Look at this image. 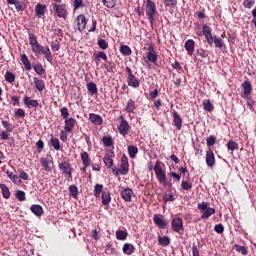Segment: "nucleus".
Here are the masks:
<instances>
[{
  "instance_id": "1",
  "label": "nucleus",
  "mask_w": 256,
  "mask_h": 256,
  "mask_svg": "<svg viewBox=\"0 0 256 256\" xmlns=\"http://www.w3.org/2000/svg\"><path fill=\"white\" fill-rule=\"evenodd\" d=\"M28 40L31 49L36 56L44 55L48 63H53V54L51 53V49H49V47H45L39 44V41H37V37L35 36V34L30 33Z\"/></svg>"
},
{
  "instance_id": "2",
  "label": "nucleus",
  "mask_w": 256,
  "mask_h": 256,
  "mask_svg": "<svg viewBox=\"0 0 256 256\" xmlns=\"http://www.w3.org/2000/svg\"><path fill=\"white\" fill-rule=\"evenodd\" d=\"M145 13L147 19L151 25L155 23V19L157 18V4L152 0H146L145 2Z\"/></svg>"
},
{
  "instance_id": "3",
  "label": "nucleus",
  "mask_w": 256,
  "mask_h": 256,
  "mask_svg": "<svg viewBox=\"0 0 256 256\" xmlns=\"http://www.w3.org/2000/svg\"><path fill=\"white\" fill-rule=\"evenodd\" d=\"M58 167L66 179H73V168L71 167V163H69V161L60 162Z\"/></svg>"
},
{
  "instance_id": "4",
  "label": "nucleus",
  "mask_w": 256,
  "mask_h": 256,
  "mask_svg": "<svg viewBox=\"0 0 256 256\" xmlns=\"http://www.w3.org/2000/svg\"><path fill=\"white\" fill-rule=\"evenodd\" d=\"M52 7L59 19L67 20V16L69 15V11H67V5L66 4H57L53 3Z\"/></svg>"
},
{
  "instance_id": "5",
  "label": "nucleus",
  "mask_w": 256,
  "mask_h": 256,
  "mask_svg": "<svg viewBox=\"0 0 256 256\" xmlns=\"http://www.w3.org/2000/svg\"><path fill=\"white\" fill-rule=\"evenodd\" d=\"M154 173L159 183H162V185H165L167 183V176L165 175L163 168H161V161L159 160L156 161L154 165Z\"/></svg>"
},
{
  "instance_id": "6",
  "label": "nucleus",
  "mask_w": 256,
  "mask_h": 256,
  "mask_svg": "<svg viewBox=\"0 0 256 256\" xmlns=\"http://www.w3.org/2000/svg\"><path fill=\"white\" fill-rule=\"evenodd\" d=\"M126 73H127V83L129 87H132L133 89H139L141 82H139V78L133 74V71L126 67Z\"/></svg>"
},
{
  "instance_id": "7",
  "label": "nucleus",
  "mask_w": 256,
  "mask_h": 256,
  "mask_svg": "<svg viewBox=\"0 0 256 256\" xmlns=\"http://www.w3.org/2000/svg\"><path fill=\"white\" fill-rule=\"evenodd\" d=\"M198 209L203 213L201 215V219H209L211 215H215V208L209 207V204L207 202H202L198 204Z\"/></svg>"
},
{
  "instance_id": "8",
  "label": "nucleus",
  "mask_w": 256,
  "mask_h": 256,
  "mask_svg": "<svg viewBox=\"0 0 256 256\" xmlns=\"http://www.w3.org/2000/svg\"><path fill=\"white\" fill-rule=\"evenodd\" d=\"M120 170H117L116 168H113L112 171L115 173L116 171V175H127V173H129V159H127L126 155H123L121 157V165H120Z\"/></svg>"
},
{
  "instance_id": "9",
  "label": "nucleus",
  "mask_w": 256,
  "mask_h": 256,
  "mask_svg": "<svg viewBox=\"0 0 256 256\" xmlns=\"http://www.w3.org/2000/svg\"><path fill=\"white\" fill-rule=\"evenodd\" d=\"M242 87V92H241V98L242 99H249L251 97V93L253 92V86L251 85V82L249 81H244L241 84Z\"/></svg>"
},
{
  "instance_id": "10",
  "label": "nucleus",
  "mask_w": 256,
  "mask_h": 256,
  "mask_svg": "<svg viewBox=\"0 0 256 256\" xmlns=\"http://www.w3.org/2000/svg\"><path fill=\"white\" fill-rule=\"evenodd\" d=\"M121 122L118 125V131L120 133V135H122L123 137H126V135H129V122H127V120H125V118L123 116H120Z\"/></svg>"
},
{
  "instance_id": "11",
  "label": "nucleus",
  "mask_w": 256,
  "mask_h": 256,
  "mask_svg": "<svg viewBox=\"0 0 256 256\" xmlns=\"http://www.w3.org/2000/svg\"><path fill=\"white\" fill-rule=\"evenodd\" d=\"M202 33L210 47H213V41L215 40V36L211 33V27L207 26V24L203 25Z\"/></svg>"
},
{
  "instance_id": "12",
  "label": "nucleus",
  "mask_w": 256,
  "mask_h": 256,
  "mask_svg": "<svg viewBox=\"0 0 256 256\" xmlns=\"http://www.w3.org/2000/svg\"><path fill=\"white\" fill-rule=\"evenodd\" d=\"M75 23L78 27V31L83 33V31H85V27H87V17H85L84 14H80L76 17Z\"/></svg>"
},
{
  "instance_id": "13",
  "label": "nucleus",
  "mask_w": 256,
  "mask_h": 256,
  "mask_svg": "<svg viewBox=\"0 0 256 256\" xmlns=\"http://www.w3.org/2000/svg\"><path fill=\"white\" fill-rule=\"evenodd\" d=\"M147 50L148 61H150V63H157V53H155V46H153V44H150Z\"/></svg>"
},
{
  "instance_id": "14",
  "label": "nucleus",
  "mask_w": 256,
  "mask_h": 256,
  "mask_svg": "<svg viewBox=\"0 0 256 256\" xmlns=\"http://www.w3.org/2000/svg\"><path fill=\"white\" fill-rule=\"evenodd\" d=\"M172 115H173L174 127H176L177 131H181V129L183 127V119L181 118L179 113H177V111H174Z\"/></svg>"
},
{
  "instance_id": "15",
  "label": "nucleus",
  "mask_w": 256,
  "mask_h": 256,
  "mask_svg": "<svg viewBox=\"0 0 256 256\" xmlns=\"http://www.w3.org/2000/svg\"><path fill=\"white\" fill-rule=\"evenodd\" d=\"M64 123V131H66V133H72L73 129L75 128V123H77V120H75V118H66Z\"/></svg>"
},
{
  "instance_id": "16",
  "label": "nucleus",
  "mask_w": 256,
  "mask_h": 256,
  "mask_svg": "<svg viewBox=\"0 0 256 256\" xmlns=\"http://www.w3.org/2000/svg\"><path fill=\"white\" fill-rule=\"evenodd\" d=\"M172 229L175 233H180L183 231V219L181 218H174L172 219Z\"/></svg>"
},
{
  "instance_id": "17",
  "label": "nucleus",
  "mask_w": 256,
  "mask_h": 256,
  "mask_svg": "<svg viewBox=\"0 0 256 256\" xmlns=\"http://www.w3.org/2000/svg\"><path fill=\"white\" fill-rule=\"evenodd\" d=\"M133 195H134V193H133V190L131 188H124L121 191V197L127 203L131 202V199H132Z\"/></svg>"
},
{
  "instance_id": "18",
  "label": "nucleus",
  "mask_w": 256,
  "mask_h": 256,
  "mask_svg": "<svg viewBox=\"0 0 256 256\" xmlns=\"http://www.w3.org/2000/svg\"><path fill=\"white\" fill-rule=\"evenodd\" d=\"M206 165L207 167H213L215 165V153L211 149L206 152Z\"/></svg>"
},
{
  "instance_id": "19",
  "label": "nucleus",
  "mask_w": 256,
  "mask_h": 256,
  "mask_svg": "<svg viewBox=\"0 0 256 256\" xmlns=\"http://www.w3.org/2000/svg\"><path fill=\"white\" fill-rule=\"evenodd\" d=\"M187 54L191 56H193V53H195V41L193 39H189L185 42L184 45Z\"/></svg>"
},
{
  "instance_id": "20",
  "label": "nucleus",
  "mask_w": 256,
  "mask_h": 256,
  "mask_svg": "<svg viewBox=\"0 0 256 256\" xmlns=\"http://www.w3.org/2000/svg\"><path fill=\"white\" fill-rule=\"evenodd\" d=\"M30 211L36 216V217H42L43 213H45V211L43 210V206L39 205V204H33L30 207Z\"/></svg>"
},
{
  "instance_id": "21",
  "label": "nucleus",
  "mask_w": 256,
  "mask_h": 256,
  "mask_svg": "<svg viewBox=\"0 0 256 256\" xmlns=\"http://www.w3.org/2000/svg\"><path fill=\"white\" fill-rule=\"evenodd\" d=\"M45 11H47V6L45 4L38 3L35 7L36 17L41 19L43 15H45Z\"/></svg>"
},
{
  "instance_id": "22",
  "label": "nucleus",
  "mask_w": 256,
  "mask_h": 256,
  "mask_svg": "<svg viewBox=\"0 0 256 256\" xmlns=\"http://www.w3.org/2000/svg\"><path fill=\"white\" fill-rule=\"evenodd\" d=\"M122 251L125 255H133V253H135V246L130 243H125L123 245Z\"/></svg>"
},
{
  "instance_id": "23",
  "label": "nucleus",
  "mask_w": 256,
  "mask_h": 256,
  "mask_svg": "<svg viewBox=\"0 0 256 256\" xmlns=\"http://www.w3.org/2000/svg\"><path fill=\"white\" fill-rule=\"evenodd\" d=\"M89 119L91 123H93L94 125H101L103 123V118H101L99 115L95 113H90Z\"/></svg>"
},
{
  "instance_id": "24",
  "label": "nucleus",
  "mask_w": 256,
  "mask_h": 256,
  "mask_svg": "<svg viewBox=\"0 0 256 256\" xmlns=\"http://www.w3.org/2000/svg\"><path fill=\"white\" fill-rule=\"evenodd\" d=\"M23 103L26 107H37L39 105L37 100H31L29 96L23 98Z\"/></svg>"
},
{
  "instance_id": "25",
  "label": "nucleus",
  "mask_w": 256,
  "mask_h": 256,
  "mask_svg": "<svg viewBox=\"0 0 256 256\" xmlns=\"http://www.w3.org/2000/svg\"><path fill=\"white\" fill-rule=\"evenodd\" d=\"M154 223L160 229H165V227H167V222H165V220H163V218H161L160 216H157V215L154 216Z\"/></svg>"
},
{
  "instance_id": "26",
  "label": "nucleus",
  "mask_w": 256,
  "mask_h": 256,
  "mask_svg": "<svg viewBox=\"0 0 256 256\" xmlns=\"http://www.w3.org/2000/svg\"><path fill=\"white\" fill-rule=\"evenodd\" d=\"M21 62L24 65V69L26 71H31V61H29V58L27 57V54L21 55Z\"/></svg>"
},
{
  "instance_id": "27",
  "label": "nucleus",
  "mask_w": 256,
  "mask_h": 256,
  "mask_svg": "<svg viewBox=\"0 0 256 256\" xmlns=\"http://www.w3.org/2000/svg\"><path fill=\"white\" fill-rule=\"evenodd\" d=\"M202 106L204 111H207L208 113H211V111H213V109H215V106H213V104L211 103V100L206 99L202 101Z\"/></svg>"
},
{
  "instance_id": "28",
  "label": "nucleus",
  "mask_w": 256,
  "mask_h": 256,
  "mask_svg": "<svg viewBox=\"0 0 256 256\" xmlns=\"http://www.w3.org/2000/svg\"><path fill=\"white\" fill-rule=\"evenodd\" d=\"M111 203V193L109 191L104 190L102 192V205H109Z\"/></svg>"
},
{
  "instance_id": "29",
  "label": "nucleus",
  "mask_w": 256,
  "mask_h": 256,
  "mask_svg": "<svg viewBox=\"0 0 256 256\" xmlns=\"http://www.w3.org/2000/svg\"><path fill=\"white\" fill-rule=\"evenodd\" d=\"M34 85L39 91H45V82L37 77L33 78Z\"/></svg>"
},
{
  "instance_id": "30",
  "label": "nucleus",
  "mask_w": 256,
  "mask_h": 256,
  "mask_svg": "<svg viewBox=\"0 0 256 256\" xmlns=\"http://www.w3.org/2000/svg\"><path fill=\"white\" fill-rule=\"evenodd\" d=\"M82 165H85V167H89L91 165V160L89 159V153L87 152H82L80 154Z\"/></svg>"
},
{
  "instance_id": "31",
  "label": "nucleus",
  "mask_w": 256,
  "mask_h": 256,
  "mask_svg": "<svg viewBox=\"0 0 256 256\" xmlns=\"http://www.w3.org/2000/svg\"><path fill=\"white\" fill-rule=\"evenodd\" d=\"M6 175L12 183H15V185H19L21 183V179H19V176L13 174V172L6 171Z\"/></svg>"
},
{
  "instance_id": "32",
  "label": "nucleus",
  "mask_w": 256,
  "mask_h": 256,
  "mask_svg": "<svg viewBox=\"0 0 256 256\" xmlns=\"http://www.w3.org/2000/svg\"><path fill=\"white\" fill-rule=\"evenodd\" d=\"M49 143H50V147H53L55 151H59L61 149V143L59 142L58 138L52 137Z\"/></svg>"
},
{
  "instance_id": "33",
  "label": "nucleus",
  "mask_w": 256,
  "mask_h": 256,
  "mask_svg": "<svg viewBox=\"0 0 256 256\" xmlns=\"http://www.w3.org/2000/svg\"><path fill=\"white\" fill-rule=\"evenodd\" d=\"M0 189L4 199H9L11 197V192L9 191V187H7V185L0 183Z\"/></svg>"
},
{
  "instance_id": "34",
  "label": "nucleus",
  "mask_w": 256,
  "mask_h": 256,
  "mask_svg": "<svg viewBox=\"0 0 256 256\" xmlns=\"http://www.w3.org/2000/svg\"><path fill=\"white\" fill-rule=\"evenodd\" d=\"M139 153V148L136 146H128V155L131 159H135Z\"/></svg>"
},
{
  "instance_id": "35",
  "label": "nucleus",
  "mask_w": 256,
  "mask_h": 256,
  "mask_svg": "<svg viewBox=\"0 0 256 256\" xmlns=\"http://www.w3.org/2000/svg\"><path fill=\"white\" fill-rule=\"evenodd\" d=\"M136 109L135 102L133 99H129L125 107L126 113H133Z\"/></svg>"
},
{
  "instance_id": "36",
  "label": "nucleus",
  "mask_w": 256,
  "mask_h": 256,
  "mask_svg": "<svg viewBox=\"0 0 256 256\" xmlns=\"http://www.w3.org/2000/svg\"><path fill=\"white\" fill-rule=\"evenodd\" d=\"M70 197H73L74 199H77L78 195H79V189L77 188V186L75 185H70L68 188Z\"/></svg>"
},
{
  "instance_id": "37",
  "label": "nucleus",
  "mask_w": 256,
  "mask_h": 256,
  "mask_svg": "<svg viewBox=\"0 0 256 256\" xmlns=\"http://www.w3.org/2000/svg\"><path fill=\"white\" fill-rule=\"evenodd\" d=\"M40 163L44 169V171H47V173H51V171H53L50 167H49V160L47 158H41L40 159Z\"/></svg>"
},
{
  "instance_id": "38",
  "label": "nucleus",
  "mask_w": 256,
  "mask_h": 256,
  "mask_svg": "<svg viewBox=\"0 0 256 256\" xmlns=\"http://www.w3.org/2000/svg\"><path fill=\"white\" fill-rule=\"evenodd\" d=\"M158 243L162 247H167V245H169V243H171V240L167 236H164V237L159 236L158 237Z\"/></svg>"
},
{
  "instance_id": "39",
  "label": "nucleus",
  "mask_w": 256,
  "mask_h": 256,
  "mask_svg": "<svg viewBox=\"0 0 256 256\" xmlns=\"http://www.w3.org/2000/svg\"><path fill=\"white\" fill-rule=\"evenodd\" d=\"M127 231H123V230H117L116 231V239H118V241H125V239H127Z\"/></svg>"
},
{
  "instance_id": "40",
  "label": "nucleus",
  "mask_w": 256,
  "mask_h": 256,
  "mask_svg": "<svg viewBox=\"0 0 256 256\" xmlns=\"http://www.w3.org/2000/svg\"><path fill=\"white\" fill-rule=\"evenodd\" d=\"M94 197H101V193H103V185L102 184H96L94 186Z\"/></svg>"
},
{
  "instance_id": "41",
  "label": "nucleus",
  "mask_w": 256,
  "mask_h": 256,
  "mask_svg": "<svg viewBox=\"0 0 256 256\" xmlns=\"http://www.w3.org/2000/svg\"><path fill=\"white\" fill-rule=\"evenodd\" d=\"M163 3L168 9H175L177 7V0H163Z\"/></svg>"
},
{
  "instance_id": "42",
  "label": "nucleus",
  "mask_w": 256,
  "mask_h": 256,
  "mask_svg": "<svg viewBox=\"0 0 256 256\" xmlns=\"http://www.w3.org/2000/svg\"><path fill=\"white\" fill-rule=\"evenodd\" d=\"M213 43H214L216 49H223V47L225 45V43H223V39H221L217 36H214Z\"/></svg>"
},
{
  "instance_id": "43",
  "label": "nucleus",
  "mask_w": 256,
  "mask_h": 256,
  "mask_svg": "<svg viewBox=\"0 0 256 256\" xmlns=\"http://www.w3.org/2000/svg\"><path fill=\"white\" fill-rule=\"evenodd\" d=\"M87 89L91 95H97V85L95 83L93 82L88 83Z\"/></svg>"
},
{
  "instance_id": "44",
  "label": "nucleus",
  "mask_w": 256,
  "mask_h": 256,
  "mask_svg": "<svg viewBox=\"0 0 256 256\" xmlns=\"http://www.w3.org/2000/svg\"><path fill=\"white\" fill-rule=\"evenodd\" d=\"M120 53H122V55H125L126 57H129V55H131V48L128 45H121L120 46Z\"/></svg>"
},
{
  "instance_id": "45",
  "label": "nucleus",
  "mask_w": 256,
  "mask_h": 256,
  "mask_svg": "<svg viewBox=\"0 0 256 256\" xmlns=\"http://www.w3.org/2000/svg\"><path fill=\"white\" fill-rule=\"evenodd\" d=\"M4 77H5V81H7V83H15V74H13V72L7 71L4 75Z\"/></svg>"
},
{
  "instance_id": "46",
  "label": "nucleus",
  "mask_w": 256,
  "mask_h": 256,
  "mask_svg": "<svg viewBox=\"0 0 256 256\" xmlns=\"http://www.w3.org/2000/svg\"><path fill=\"white\" fill-rule=\"evenodd\" d=\"M102 3L104 7H107L108 9H113V7L117 5V0H102Z\"/></svg>"
},
{
  "instance_id": "47",
  "label": "nucleus",
  "mask_w": 256,
  "mask_h": 256,
  "mask_svg": "<svg viewBox=\"0 0 256 256\" xmlns=\"http://www.w3.org/2000/svg\"><path fill=\"white\" fill-rule=\"evenodd\" d=\"M15 196L18 201H27V197L25 196V192L23 190H17L15 192Z\"/></svg>"
},
{
  "instance_id": "48",
  "label": "nucleus",
  "mask_w": 256,
  "mask_h": 256,
  "mask_svg": "<svg viewBox=\"0 0 256 256\" xmlns=\"http://www.w3.org/2000/svg\"><path fill=\"white\" fill-rule=\"evenodd\" d=\"M34 71L37 75H45V68H43L42 64L34 65Z\"/></svg>"
},
{
  "instance_id": "49",
  "label": "nucleus",
  "mask_w": 256,
  "mask_h": 256,
  "mask_svg": "<svg viewBox=\"0 0 256 256\" xmlns=\"http://www.w3.org/2000/svg\"><path fill=\"white\" fill-rule=\"evenodd\" d=\"M227 149L229 151H236V149H239V144H237L235 141L230 140L227 144Z\"/></svg>"
},
{
  "instance_id": "50",
  "label": "nucleus",
  "mask_w": 256,
  "mask_h": 256,
  "mask_svg": "<svg viewBox=\"0 0 256 256\" xmlns=\"http://www.w3.org/2000/svg\"><path fill=\"white\" fill-rule=\"evenodd\" d=\"M95 59L97 64L99 61H101V59H103V61H107V54H105L103 51H100L96 54Z\"/></svg>"
},
{
  "instance_id": "51",
  "label": "nucleus",
  "mask_w": 256,
  "mask_h": 256,
  "mask_svg": "<svg viewBox=\"0 0 256 256\" xmlns=\"http://www.w3.org/2000/svg\"><path fill=\"white\" fill-rule=\"evenodd\" d=\"M102 143L103 145H105V147H111V145H113V138L109 136H104L102 138Z\"/></svg>"
},
{
  "instance_id": "52",
  "label": "nucleus",
  "mask_w": 256,
  "mask_h": 256,
  "mask_svg": "<svg viewBox=\"0 0 256 256\" xmlns=\"http://www.w3.org/2000/svg\"><path fill=\"white\" fill-rule=\"evenodd\" d=\"M105 166L108 169H111V167H113V160L111 159V156L106 155L103 159Z\"/></svg>"
},
{
  "instance_id": "53",
  "label": "nucleus",
  "mask_w": 256,
  "mask_h": 256,
  "mask_svg": "<svg viewBox=\"0 0 256 256\" xmlns=\"http://www.w3.org/2000/svg\"><path fill=\"white\" fill-rule=\"evenodd\" d=\"M12 5L15 6L16 11L19 13L20 11H25V7L23 6V3L19 0H16Z\"/></svg>"
},
{
  "instance_id": "54",
  "label": "nucleus",
  "mask_w": 256,
  "mask_h": 256,
  "mask_svg": "<svg viewBox=\"0 0 256 256\" xmlns=\"http://www.w3.org/2000/svg\"><path fill=\"white\" fill-rule=\"evenodd\" d=\"M234 248L236 249V251H239V253H242L243 255H247V253H249L245 246H241L239 244H236V245H234Z\"/></svg>"
},
{
  "instance_id": "55",
  "label": "nucleus",
  "mask_w": 256,
  "mask_h": 256,
  "mask_svg": "<svg viewBox=\"0 0 256 256\" xmlns=\"http://www.w3.org/2000/svg\"><path fill=\"white\" fill-rule=\"evenodd\" d=\"M61 117L65 120L69 119V109L67 107H63L60 109Z\"/></svg>"
},
{
  "instance_id": "56",
  "label": "nucleus",
  "mask_w": 256,
  "mask_h": 256,
  "mask_svg": "<svg viewBox=\"0 0 256 256\" xmlns=\"http://www.w3.org/2000/svg\"><path fill=\"white\" fill-rule=\"evenodd\" d=\"M74 11H77V9H81V7H85L83 4V0H74L73 3Z\"/></svg>"
},
{
  "instance_id": "57",
  "label": "nucleus",
  "mask_w": 256,
  "mask_h": 256,
  "mask_svg": "<svg viewBox=\"0 0 256 256\" xmlns=\"http://www.w3.org/2000/svg\"><path fill=\"white\" fill-rule=\"evenodd\" d=\"M98 47H100V49H107L109 47V43H107V41H105V39H100L98 40Z\"/></svg>"
},
{
  "instance_id": "58",
  "label": "nucleus",
  "mask_w": 256,
  "mask_h": 256,
  "mask_svg": "<svg viewBox=\"0 0 256 256\" xmlns=\"http://www.w3.org/2000/svg\"><path fill=\"white\" fill-rule=\"evenodd\" d=\"M2 125L4 127V129H6V131H8L9 133H12L13 131V125L7 121H2Z\"/></svg>"
},
{
  "instance_id": "59",
  "label": "nucleus",
  "mask_w": 256,
  "mask_h": 256,
  "mask_svg": "<svg viewBox=\"0 0 256 256\" xmlns=\"http://www.w3.org/2000/svg\"><path fill=\"white\" fill-rule=\"evenodd\" d=\"M215 141H216L215 136H209V137L206 139V145H207L208 147H213V145H215Z\"/></svg>"
},
{
  "instance_id": "60",
  "label": "nucleus",
  "mask_w": 256,
  "mask_h": 256,
  "mask_svg": "<svg viewBox=\"0 0 256 256\" xmlns=\"http://www.w3.org/2000/svg\"><path fill=\"white\" fill-rule=\"evenodd\" d=\"M181 187L182 189H184V191H189L193 187V185L190 182L183 180Z\"/></svg>"
},
{
  "instance_id": "61",
  "label": "nucleus",
  "mask_w": 256,
  "mask_h": 256,
  "mask_svg": "<svg viewBox=\"0 0 256 256\" xmlns=\"http://www.w3.org/2000/svg\"><path fill=\"white\" fill-rule=\"evenodd\" d=\"M243 5L246 9H251L255 5V0H244Z\"/></svg>"
},
{
  "instance_id": "62",
  "label": "nucleus",
  "mask_w": 256,
  "mask_h": 256,
  "mask_svg": "<svg viewBox=\"0 0 256 256\" xmlns=\"http://www.w3.org/2000/svg\"><path fill=\"white\" fill-rule=\"evenodd\" d=\"M51 49L52 51H59L61 49V45L59 44V41H53L51 42Z\"/></svg>"
},
{
  "instance_id": "63",
  "label": "nucleus",
  "mask_w": 256,
  "mask_h": 256,
  "mask_svg": "<svg viewBox=\"0 0 256 256\" xmlns=\"http://www.w3.org/2000/svg\"><path fill=\"white\" fill-rule=\"evenodd\" d=\"M163 200L167 203L168 201H175V195L173 194H164Z\"/></svg>"
},
{
  "instance_id": "64",
  "label": "nucleus",
  "mask_w": 256,
  "mask_h": 256,
  "mask_svg": "<svg viewBox=\"0 0 256 256\" xmlns=\"http://www.w3.org/2000/svg\"><path fill=\"white\" fill-rule=\"evenodd\" d=\"M214 231L216 233H218L219 235H221V233H223L225 231V228L222 226V224H217L214 227Z\"/></svg>"
}]
</instances>
